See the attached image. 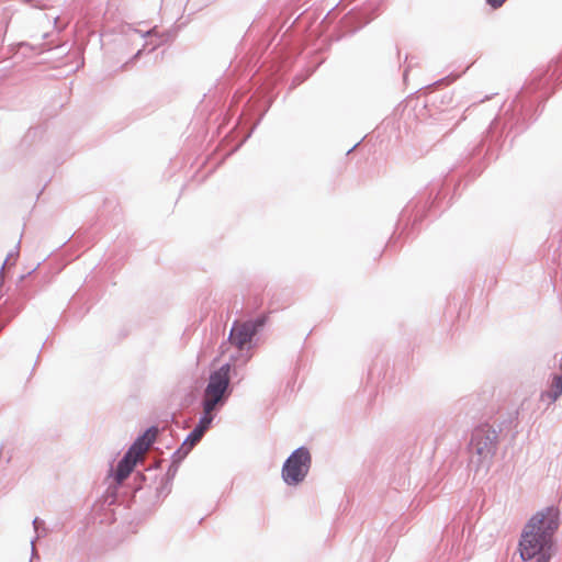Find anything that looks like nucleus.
Returning <instances> with one entry per match:
<instances>
[{"label":"nucleus","mask_w":562,"mask_h":562,"mask_svg":"<svg viewBox=\"0 0 562 562\" xmlns=\"http://www.w3.org/2000/svg\"><path fill=\"white\" fill-rule=\"evenodd\" d=\"M214 409H209L206 406H203V416L201 417L199 425L196 428L201 429L202 431H206L213 420L212 412Z\"/></svg>","instance_id":"6e6552de"},{"label":"nucleus","mask_w":562,"mask_h":562,"mask_svg":"<svg viewBox=\"0 0 562 562\" xmlns=\"http://www.w3.org/2000/svg\"><path fill=\"white\" fill-rule=\"evenodd\" d=\"M262 324V321L236 323L231 330V342L238 349H243L246 344L250 342L257 328Z\"/></svg>","instance_id":"423d86ee"},{"label":"nucleus","mask_w":562,"mask_h":562,"mask_svg":"<svg viewBox=\"0 0 562 562\" xmlns=\"http://www.w3.org/2000/svg\"><path fill=\"white\" fill-rule=\"evenodd\" d=\"M203 435L204 431L195 427L194 430L188 437L187 441L183 443V446H186L189 442V448H192L196 442L201 440Z\"/></svg>","instance_id":"1a4fd4ad"},{"label":"nucleus","mask_w":562,"mask_h":562,"mask_svg":"<svg viewBox=\"0 0 562 562\" xmlns=\"http://www.w3.org/2000/svg\"><path fill=\"white\" fill-rule=\"evenodd\" d=\"M229 364H224L211 374L204 391L203 406H206L209 409H215L217 404L223 403L229 385Z\"/></svg>","instance_id":"20e7f679"},{"label":"nucleus","mask_w":562,"mask_h":562,"mask_svg":"<svg viewBox=\"0 0 562 562\" xmlns=\"http://www.w3.org/2000/svg\"><path fill=\"white\" fill-rule=\"evenodd\" d=\"M562 394V375H555L553 378L551 390L546 393V395L554 402Z\"/></svg>","instance_id":"0eeeda50"},{"label":"nucleus","mask_w":562,"mask_h":562,"mask_svg":"<svg viewBox=\"0 0 562 562\" xmlns=\"http://www.w3.org/2000/svg\"><path fill=\"white\" fill-rule=\"evenodd\" d=\"M493 8H499L506 0H486Z\"/></svg>","instance_id":"9d476101"},{"label":"nucleus","mask_w":562,"mask_h":562,"mask_svg":"<svg viewBox=\"0 0 562 562\" xmlns=\"http://www.w3.org/2000/svg\"><path fill=\"white\" fill-rule=\"evenodd\" d=\"M558 528V508L547 507L536 513L521 532L518 546L521 559L549 562L554 553L553 536Z\"/></svg>","instance_id":"f257e3e1"},{"label":"nucleus","mask_w":562,"mask_h":562,"mask_svg":"<svg viewBox=\"0 0 562 562\" xmlns=\"http://www.w3.org/2000/svg\"><path fill=\"white\" fill-rule=\"evenodd\" d=\"M311 465V454L307 449H296L282 468V477L289 485H296L304 480Z\"/></svg>","instance_id":"39448f33"},{"label":"nucleus","mask_w":562,"mask_h":562,"mask_svg":"<svg viewBox=\"0 0 562 562\" xmlns=\"http://www.w3.org/2000/svg\"><path fill=\"white\" fill-rule=\"evenodd\" d=\"M496 443L497 432L492 426L483 425L473 431L471 446L481 463L488 464L492 461L496 452Z\"/></svg>","instance_id":"7ed1b4c3"},{"label":"nucleus","mask_w":562,"mask_h":562,"mask_svg":"<svg viewBox=\"0 0 562 562\" xmlns=\"http://www.w3.org/2000/svg\"><path fill=\"white\" fill-rule=\"evenodd\" d=\"M157 435L158 429L156 427H151L132 445L124 458L117 464L114 474V479L117 484L123 483V481L133 472L136 464L144 459L146 452L156 440Z\"/></svg>","instance_id":"f03ea898"}]
</instances>
